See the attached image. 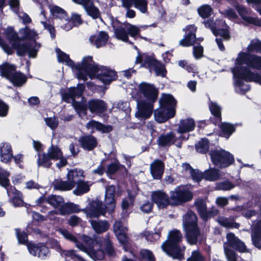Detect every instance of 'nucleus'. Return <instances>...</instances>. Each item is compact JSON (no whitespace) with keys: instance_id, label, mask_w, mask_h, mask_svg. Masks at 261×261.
Wrapping results in <instances>:
<instances>
[{"instance_id":"nucleus-32","label":"nucleus","mask_w":261,"mask_h":261,"mask_svg":"<svg viewBox=\"0 0 261 261\" xmlns=\"http://www.w3.org/2000/svg\"><path fill=\"white\" fill-rule=\"evenodd\" d=\"M83 173V170L78 168L70 169L68 171L67 174V179L72 182L73 188L77 183L82 180L81 177H84Z\"/></svg>"},{"instance_id":"nucleus-41","label":"nucleus","mask_w":261,"mask_h":261,"mask_svg":"<svg viewBox=\"0 0 261 261\" xmlns=\"http://www.w3.org/2000/svg\"><path fill=\"white\" fill-rule=\"evenodd\" d=\"M85 10L87 12L88 15L90 16L93 19L101 18V14L99 9L94 5L93 2L92 1L89 5L85 8Z\"/></svg>"},{"instance_id":"nucleus-12","label":"nucleus","mask_w":261,"mask_h":261,"mask_svg":"<svg viewBox=\"0 0 261 261\" xmlns=\"http://www.w3.org/2000/svg\"><path fill=\"white\" fill-rule=\"evenodd\" d=\"M197 29L195 24H189L184 28L182 31L185 32L186 34L179 41V45L184 47L193 46L196 42Z\"/></svg>"},{"instance_id":"nucleus-29","label":"nucleus","mask_w":261,"mask_h":261,"mask_svg":"<svg viewBox=\"0 0 261 261\" xmlns=\"http://www.w3.org/2000/svg\"><path fill=\"white\" fill-rule=\"evenodd\" d=\"M59 214L62 216L78 213L81 211L80 206L72 202L63 203L59 208Z\"/></svg>"},{"instance_id":"nucleus-5","label":"nucleus","mask_w":261,"mask_h":261,"mask_svg":"<svg viewBox=\"0 0 261 261\" xmlns=\"http://www.w3.org/2000/svg\"><path fill=\"white\" fill-rule=\"evenodd\" d=\"M193 198L192 192L184 186H177L174 191L170 192L171 205L173 206L182 205L191 201Z\"/></svg>"},{"instance_id":"nucleus-18","label":"nucleus","mask_w":261,"mask_h":261,"mask_svg":"<svg viewBox=\"0 0 261 261\" xmlns=\"http://www.w3.org/2000/svg\"><path fill=\"white\" fill-rule=\"evenodd\" d=\"M89 110L92 114H100L107 110V105L103 100L92 99L88 101Z\"/></svg>"},{"instance_id":"nucleus-46","label":"nucleus","mask_w":261,"mask_h":261,"mask_svg":"<svg viewBox=\"0 0 261 261\" xmlns=\"http://www.w3.org/2000/svg\"><path fill=\"white\" fill-rule=\"evenodd\" d=\"M50 158L54 161L59 160L60 156L63 155L61 149L57 146L51 145L46 153Z\"/></svg>"},{"instance_id":"nucleus-43","label":"nucleus","mask_w":261,"mask_h":261,"mask_svg":"<svg viewBox=\"0 0 261 261\" xmlns=\"http://www.w3.org/2000/svg\"><path fill=\"white\" fill-rule=\"evenodd\" d=\"M158 61L153 56H149L146 53H144V61L142 64H141V66L151 70L153 69Z\"/></svg>"},{"instance_id":"nucleus-3","label":"nucleus","mask_w":261,"mask_h":261,"mask_svg":"<svg viewBox=\"0 0 261 261\" xmlns=\"http://www.w3.org/2000/svg\"><path fill=\"white\" fill-rule=\"evenodd\" d=\"M182 226L187 241L190 245H196L198 242L202 243L203 239L198 226V218L192 210L188 211L184 215Z\"/></svg>"},{"instance_id":"nucleus-20","label":"nucleus","mask_w":261,"mask_h":261,"mask_svg":"<svg viewBox=\"0 0 261 261\" xmlns=\"http://www.w3.org/2000/svg\"><path fill=\"white\" fill-rule=\"evenodd\" d=\"M81 146L84 150L92 151L97 146L96 138L92 135H88L81 136L79 139Z\"/></svg>"},{"instance_id":"nucleus-33","label":"nucleus","mask_w":261,"mask_h":261,"mask_svg":"<svg viewBox=\"0 0 261 261\" xmlns=\"http://www.w3.org/2000/svg\"><path fill=\"white\" fill-rule=\"evenodd\" d=\"M28 78L27 76L19 71H15L9 80L14 87H20L25 84Z\"/></svg>"},{"instance_id":"nucleus-17","label":"nucleus","mask_w":261,"mask_h":261,"mask_svg":"<svg viewBox=\"0 0 261 261\" xmlns=\"http://www.w3.org/2000/svg\"><path fill=\"white\" fill-rule=\"evenodd\" d=\"M177 101L173 96L170 94L163 93L159 100V106L165 108L166 110L169 109L176 114Z\"/></svg>"},{"instance_id":"nucleus-60","label":"nucleus","mask_w":261,"mask_h":261,"mask_svg":"<svg viewBox=\"0 0 261 261\" xmlns=\"http://www.w3.org/2000/svg\"><path fill=\"white\" fill-rule=\"evenodd\" d=\"M140 257L145 261H155L153 253L149 250H142L140 252Z\"/></svg>"},{"instance_id":"nucleus-45","label":"nucleus","mask_w":261,"mask_h":261,"mask_svg":"<svg viewBox=\"0 0 261 261\" xmlns=\"http://www.w3.org/2000/svg\"><path fill=\"white\" fill-rule=\"evenodd\" d=\"M194 205L200 218L204 217L205 211L207 210L205 201L202 198H198L195 201Z\"/></svg>"},{"instance_id":"nucleus-62","label":"nucleus","mask_w":261,"mask_h":261,"mask_svg":"<svg viewBox=\"0 0 261 261\" xmlns=\"http://www.w3.org/2000/svg\"><path fill=\"white\" fill-rule=\"evenodd\" d=\"M148 2L146 0H135L134 6L138 9L142 13L147 11Z\"/></svg>"},{"instance_id":"nucleus-35","label":"nucleus","mask_w":261,"mask_h":261,"mask_svg":"<svg viewBox=\"0 0 261 261\" xmlns=\"http://www.w3.org/2000/svg\"><path fill=\"white\" fill-rule=\"evenodd\" d=\"M51 160L46 153H38L37 163L38 167L50 168L52 165Z\"/></svg>"},{"instance_id":"nucleus-8","label":"nucleus","mask_w":261,"mask_h":261,"mask_svg":"<svg viewBox=\"0 0 261 261\" xmlns=\"http://www.w3.org/2000/svg\"><path fill=\"white\" fill-rule=\"evenodd\" d=\"M99 66L95 64L92 56H88L83 58L81 63L75 64L73 68L77 70H84L92 79L97 72Z\"/></svg>"},{"instance_id":"nucleus-14","label":"nucleus","mask_w":261,"mask_h":261,"mask_svg":"<svg viewBox=\"0 0 261 261\" xmlns=\"http://www.w3.org/2000/svg\"><path fill=\"white\" fill-rule=\"evenodd\" d=\"M151 200L159 208H166L171 205V201L168 195L162 190H157L152 192Z\"/></svg>"},{"instance_id":"nucleus-10","label":"nucleus","mask_w":261,"mask_h":261,"mask_svg":"<svg viewBox=\"0 0 261 261\" xmlns=\"http://www.w3.org/2000/svg\"><path fill=\"white\" fill-rule=\"evenodd\" d=\"M154 103L143 99L137 100L138 111L135 113V116L141 120L149 118L153 113Z\"/></svg>"},{"instance_id":"nucleus-24","label":"nucleus","mask_w":261,"mask_h":261,"mask_svg":"<svg viewBox=\"0 0 261 261\" xmlns=\"http://www.w3.org/2000/svg\"><path fill=\"white\" fill-rule=\"evenodd\" d=\"M164 163L159 159H156L150 165V173L154 179H160L162 178L164 172Z\"/></svg>"},{"instance_id":"nucleus-6","label":"nucleus","mask_w":261,"mask_h":261,"mask_svg":"<svg viewBox=\"0 0 261 261\" xmlns=\"http://www.w3.org/2000/svg\"><path fill=\"white\" fill-rule=\"evenodd\" d=\"M22 40V38H20L14 43H12V46H10L0 36V46L8 55H12L14 53L13 50L15 49L16 50L17 55L18 56L23 57L26 55L28 47H30L31 41L21 42Z\"/></svg>"},{"instance_id":"nucleus-37","label":"nucleus","mask_w":261,"mask_h":261,"mask_svg":"<svg viewBox=\"0 0 261 261\" xmlns=\"http://www.w3.org/2000/svg\"><path fill=\"white\" fill-rule=\"evenodd\" d=\"M203 179L207 181H214L218 180L220 177L219 169L215 168H210L203 172Z\"/></svg>"},{"instance_id":"nucleus-19","label":"nucleus","mask_w":261,"mask_h":261,"mask_svg":"<svg viewBox=\"0 0 261 261\" xmlns=\"http://www.w3.org/2000/svg\"><path fill=\"white\" fill-rule=\"evenodd\" d=\"M175 115V114L173 113L170 109L166 110L165 108H162L160 106L154 112V119L159 123L166 122L168 120L173 118Z\"/></svg>"},{"instance_id":"nucleus-28","label":"nucleus","mask_w":261,"mask_h":261,"mask_svg":"<svg viewBox=\"0 0 261 261\" xmlns=\"http://www.w3.org/2000/svg\"><path fill=\"white\" fill-rule=\"evenodd\" d=\"M195 127V122L192 118L181 119L177 128V132L180 134L193 131Z\"/></svg>"},{"instance_id":"nucleus-30","label":"nucleus","mask_w":261,"mask_h":261,"mask_svg":"<svg viewBox=\"0 0 261 261\" xmlns=\"http://www.w3.org/2000/svg\"><path fill=\"white\" fill-rule=\"evenodd\" d=\"M175 135L171 132L166 134H161L158 138L156 142L160 147L170 146L175 142Z\"/></svg>"},{"instance_id":"nucleus-23","label":"nucleus","mask_w":261,"mask_h":261,"mask_svg":"<svg viewBox=\"0 0 261 261\" xmlns=\"http://www.w3.org/2000/svg\"><path fill=\"white\" fill-rule=\"evenodd\" d=\"M209 109L212 115L210 118V123L216 126L222 121L221 108L217 103L211 102Z\"/></svg>"},{"instance_id":"nucleus-55","label":"nucleus","mask_w":261,"mask_h":261,"mask_svg":"<svg viewBox=\"0 0 261 261\" xmlns=\"http://www.w3.org/2000/svg\"><path fill=\"white\" fill-rule=\"evenodd\" d=\"M224 251L227 261H237L238 255L234 250L224 244Z\"/></svg>"},{"instance_id":"nucleus-61","label":"nucleus","mask_w":261,"mask_h":261,"mask_svg":"<svg viewBox=\"0 0 261 261\" xmlns=\"http://www.w3.org/2000/svg\"><path fill=\"white\" fill-rule=\"evenodd\" d=\"M187 261H205V257L199 250H193Z\"/></svg>"},{"instance_id":"nucleus-58","label":"nucleus","mask_w":261,"mask_h":261,"mask_svg":"<svg viewBox=\"0 0 261 261\" xmlns=\"http://www.w3.org/2000/svg\"><path fill=\"white\" fill-rule=\"evenodd\" d=\"M128 200L126 198H123L121 202V208L123 210H127L130 206H133L135 201V196L130 193L128 194Z\"/></svg>"},{"instance_id":"nucleus-2","label":"nucleus","mask_w":261,"mask_h":261,"mask_svg":"<svg viewBox=\"0 0 261 261\" xmlns=\"http://www.w3.org/2000/svg\"><path fill=\"white\" fill-rule=\"evenodd\" d=\"M182 241V236L180 230H170L168 233L167 239L161 246L162 249L173 259L182 260L185 259L186 247L180 246V244Z\"/></svg>"},{"instance_id":"nucleus-40","label":"nucleus","mask_w":261,"mask_h":261,"mask_svg":"<svg viewBox=\"0 0 261 261\" xmlns=\"http://www.w3.org/2000/svg\"><path fill=\"white\" fill-rule=\"evenodd\" d=\"M54 189L57 190L65 191L71 190L73 188L72 182L68 180L64 181L62 179L55 180L54 182Z\"/></svg>"},{"instance_id":"nucleus-36","label":"nucleus","mask_w":261,"mask_h":261,"mask_svg":"<svg viewBox=\"0 0 261 261\" xmlns=\"http://www.w3.org/2000/svg\"><path fill=\"white\" fill-rule=\"evenodd\" d=\"M3 34L5 38L11 44V46H12V43H14L20 38L18 36L17 33L15 31L14 28L10 26L5 30Z\"/></svg>"},{"instance_id":"nucleus-38","label":"nucleus","mask_w":261,"mask_h":261,"mask_svg":"<svg viewBox=\"0 0 261 261\" xmlns=\"http://www.w3.org/2000/svg\"><path fill=\"white\" fill-rule=\"evenodd\" d=\"M57 53L58 61L59 63H65L67 66L73 68L75 63L69 57V55L62 51L60 48H58L56 50Z\"/></svg>"},{"instance_id":"nucleus-48","label":"nucleus","mask_w":261,"mask_h":261,"mask_svg":"<svg viewBox=\"0 0 261 261\" xmlns=\"http://www.w3.org/2000/svg\"><path fill=\"white\" fill-rule=\"evenodd\" d=\"M76 185L77 186L73 190V193L77 196L83 195L90 191V187L87 182L81 180Z\"/></svg>"},{"instance_id":"nucleus-15","label":"nucleus","mask_w":261,"mask_h":261,"mask_svg":"<svg viewBox=\"0 0 261 261\" xmlns=\"http://www.w3.org/2000/svg\"><path fill=\"white\" fill-rule=\"evenodd\" d=\"M227 245L239 252H248V250L244 242L236 236L232 232H229L226 234Z\"/></svg>"},{"instance_id":"nucleus-57","label":"nucleus","mask_w":261,"mask_h":261,"mask_svg":"<svg viewBox=\"0 0 261 261\" xmlns=\"http://www.w3.org/2000/svg\"><path fill=\"white\" fill-rule=\"evenodd\" d=\"M61 254L66 258L70 257L71 259L76 258L79 261H86L82 256L77 254L74 250H62Z\"/></svg>"},{"instance_id":"nucleus-4","label":"nucleus","mask_w":261,"mask_h":261,"mask_svg":"<svg viewBox=\"0 0 261 261\" xmlns=\"http://www.w3.org/2000/svg\"><path fill=\"white\" fill-rule=\"evenodd\" d=\"M209 155L212 163L221 169L229 167L235 161L233 155L229 151L223 149L211 150Z\"/></svg>"},{"instance_id":"nucleus-16","label":"nucleus","mask_w":261,"mask_h":261,"mask_svg":"<svg viewBox=\"0 0 261 261\" xmlns=\"http://www.w3.org/2000/svg\"><path fill=\"white\" fill-rule=\"evenodd\" d=\"M108 210L106 208V204L103 205L101 201L92 200L90 203L89 214L93 218H98L101 215H104Z\"/></svg>"},{"instance_id":"nucleus-59","label":"nucleus","mask_w":261,"mask_h":261,"mask_svg":"<svg viewBox=\"0 0 261 261\" xmlns=\"http://www.w3.org/2000/svg\"><path fill=\"white\" fill-rule=\"evenodd\" d=\"M153 70L155 71L156 75H161L162 77L166 76L167 72L165 65L159 61L154 66Z\"/></svg>"},{"instance_id":"nucleus-47","label":"nucleus","mask_w":261,"mask_h":261,"mask_svg":"<svg viewBox=\"0 0 261 261\" xmlns=\"http://www.w3.org/2000/svg\"><path fill=\"white\" fill-rule=\"evenodd\" d=\"M92 225L95 231L98 233L107 231L109 228L107 221H92Z\"/></svg>"},{"instance_id":"nucleus-49","label":"nucleus","mask_w":261,"mask_h":261,"mask_svg":"<svg viewBox=\"0 0 261 261\" xmlns=\"http://www.w3.org/2000/svg\"><path fill=\"white\" fill-rule=\"evenodd\" d=\"M246 53L250 54L261 53V41L252 40L247 46Z\"/></svg>"},{"instance_id":"nucleus-56","label":"nucleus","mask_w":261,"mask_h":261,"mask_svg":"<svg viewBox=\"0 0 261 261\" xmlns=\"http://www.w3.org/2000/svg\"><path fill=\"white\" fill-rule=\"evenodd\" d=\"M104 251L105 254H107L109 256H114L116 255V252L113 247L112 242L107 240L105 242L104 248L102 249Z\"/></svg>"},{"instance_id":"nucleus-51","label":"nucleus","mask_w":261,"mask_h":261,"mask_svg":"<svg viewBox=\"0 0 261 261\" xmlns=\"http://www.w3.org/2000/svg\"><path fill=\"white\" fill-rule=\"evenodd\" d=\"M41 45L38 43L36 40L34 41H31L30 47H28L27 54L29 58H35L37 56L38 49L40 47Z\"/></svg>"},{"instance_id":"nucleus-13","label":"nucleus","mask_w":261,"mask_h":261,"mask_svg":"<svg viewBox=\"0 0 261 261\" xmlns=\"http://www.w3.org/2000/svg\"><path fill=\"white\" fill-rule=\"evenodd\" d=\"M115 193L116 187L114 185H109L106 187L104 203L106 204L108 213L110 214L114 212L116 207Z\"/></svg>"},{"instance_id":"nucleus-52","label":"nucleus","mask_w":261,"mask_h":261,"mask_svg":"<svg viewBox=\"0 0 261 261\" xmlns=\"http://www.w3.org/2000/svg\"><path fill=\"white\" fill-rule=\"evenodd\" d=\"M197 12L201 17L205 19L209 17L211 15L213 12V9L210 6L204 5L198 8Z\"/></svg>"},{"instance_id":"nucleus-34","label":"nucleus","mask_w":261,"mask_h":261,"mask_svg":"<svg viewBox=\"0 0 261 261\" xmlns=\"http://www.w3.org/2000/svg\"><path fill=\"white\" fill-rule=\"evenodd\" d=\"M15 71L16 66L14 65L6 63L0 66L1 75L9 81Z\"/></svg>"},{"instance_id":"nucleus-26","label":"nucleus","mask_w":261,"mask_h":261,"mask_svg":"<svg viewBox=\"0 0 261 261\" xmlns=\"http://www.w3.org/2000/svg\"><path fill=\"white\" fill-rule=\"evenodd\" d=\"M109 36L108 34L103 31L99 32L98 35H91L89 38V41L91 43H93L97 48L105 46L107 43Z\"/></svg>"},{"instance_id":"nucleus-7","label":"nucleus","mask_w":261,"mask_h":261,"mask_svg":"<svg viewBox=\"0 0 261 261\" xmlns=\"http://www.w3.org/2000/svg\"><path fill=\"white\" fill-rule=\"evenodd\" d=\"M138 92L144 98L143 100L155 103L159 96V89L154 85L142 82L138 86Z\"/></svg>"},{"instance_id":"nucleus-64","label":"nucleus","mask_w":261,"mask_h":261,"mask_svg":"<svg viewBox=\"0 0 261 261\" xmlns=\"http://www.w3.org/2000/svg\"><path fill=\"white\" fill-rule=\"evenodd\" d=\"M45 124L51 129H55L59 125V120L57 117H47L44 119Z\"/></svg>"},{"instance_id":"nucleus-25","label":"nucleus","mask_w":261,"mask_h":261,"mask_svg":"<svg viewBox=\"0 0 261 261\" xmlns=\"http://www.w3.org/2000/svg\"><path fill=\"white\" fill-rule=\"evenodd\" d=\"M217 125L219 128L217 133L218 135L226 139H228L236 130V125L229 122H222L221 121Z\"/></svg>"},{"instance_id":"nucleus-27","label":"nucleus","mask_w":261,"mask_h":261,"mask_svg":"<svg viewBox=\"0 0 261 261\" xmlns=\"http://www.w3.org/2000/svg\"><path fill=\"white\" fill-rule=\"evenodd\" d=\"M1 161L8 163L11 161L13 158V151L9 143H2L0 145Z\"/></svg>"},{"instance_id":"nucleus-9","label":"nucleus","mask_w":261,"mask_h":261,"mask_svg":"<svg viewBox=\"0 0 261 261\" xmlns=\"http://www.w3.org/2000/svg\"><path fill=\"white\" fill-rule=\"evenodd\" d=\"M94 77L99 80L104 85H109L113 81H116L118 78L117 72L110 67L103 66H99L98 70Z\"/></svg>"},{"instance_id":"nucleus-21","label":"nucleus","mask_w":261,"mask_h":261,"mask_svg":"<svg viewBox=\"0 0 261 261\" xmlns=\"http://www.w3.org/2000/svg\"><path fill=\"white\" fill-rule=\"evenodd\" d=\"M112 27L116 38L125 42H129L127 30L126 31L122 25V23L118 20H116L112 23Z\"/></svg>"},{"instance_id":"nucleus-42","label":"nucleus","mask_w":261,"mask_h":261,"mask_svg":"<svg viewBox=\"0 0 261 261\" xmlns=\"http://www.w3.org/2000/svg\"><path fill=\"white\" fill-rule=\"evenodd\" d=\"M50 11L51 14L56 17L59 18L60 19H68L67 12L59 6H53L50 8Z\"/></svg>"},{"instance_id":"nucleus-39","label":"nucleus","mask_w":261,"mask_h":261,"mask_svg":"<svg viewBox=\"0 0 261 261\" xmlns=\"http://www.w3.org/2000/svg\"><path fill=\"white\" fill-rule=\"evenodd\" d=\"M73 106L75 111L80 116H83L87 115V110H89V102L84 101H77L74 100Z\"/></svg>"},{"instance_id":"nucleus-31","label":"nucleus","mask_w":261,"mask_h":261,"mask_svg":"<svg viewBox=\"0 0 261 261\" xmlns=\"http://www.w3.org/2000/svg\"><path fill=\"white\" fill-rule=\"evenodd\" d=\"M86 127L88 128H95L97 131L102 133H109L113 129V126L111 125H105L99 121L91 120L89 121L86 125Z\"/></svg>"},{"instance_id":"nucleus-50","label":"nucleus","mask_w":261,"mask_h":261,"mask_svg":"<svg viewBox=\"0 0 261 261\" xmlns=\"http://www.w3.org/2000/svg\"><path fill=\"white\" fill-rule=\"evenodd\" d=\"M46 202L55 208H59L64 202V199L60 196L51 195L47 197Z\"/></svg>"},{"instance_id":"nucleus-22","label":"nucleus","mask_w":261,"mask_h":261,"mask_svg":"<svg viewBox=\"0 0 261 261\" xmlns=\"http://www.w3.org/2000/svg\"><path fill=\"white\" fill-rule=\"evenodd\" d=\"M251 237L254 246L261 249V219L258 220L252 228Z\"/></svg>"},{"instance_id":"nucleus-53","label":"nucleus","mask_w":261,"mask_h":261,"mask_svg":"<svg viewBox=\"0 0 261 261\" xmlns=\"http://www.w3.org/2000/svg\"><path fill=\"white\" fill-rule=\"evenodd\" d=\"M213 33L215 36H220L225 40H229L231 38L230 32L227 28H215L213 29Z\"/></svg>"},{"instance_id":"nucleus-11","label":"nucleus","mask_w":261,"mask_h":261,"mask_svg":"<svg viewBox=\"0 0 261 261\" xmlns=\"http://www.w3.org/2000/svg\"><path fill=\"white\" fill-rule=\"evenodd\" d=\"M231 5L234 7L235 9L237 11L239 15L244 21L249 24H253L258 27H261V18L257 17H254L247 16L246 14H249V11L245 6L240 5L238 1L234 2L233 4Z\"/></svg>"},{"instance_id":"nucleus-54","label":"nucleus","mask_w":261,"mask_h":261,"mask_svg":"<svg viewBox=\"0 0 261 261\" xmlns=\"http://www.w3.org/2000/svg\"><path fill=\"white\" fill-rule=\"evenodd\" d=\"M10 175L9 172L3 169L0 172V186L6 188L10 185L9 177Z\"/></svg>"},{"instance_id":"nucleus-63","label":"nucleus","mask_w":261,"mask_h":261,"mask_svg":"<svg viewBox=\"0 0 261 261\" xmlns=\"http://www.w3.org/2000/svg\"><path fill=\"white\" fill-rule=\"evenodd\" d=\"M23 34V36L22 37L23 39H29L34 41L35 37L36 35V32L31 30L28 27H26L23 29L22 32H21Z\"/></svg>"},{"instance_id":"nucleus-44","label":"nucleus","mask_w":261,"mask_h":261,"mask_svg":"<svg viewBox=\"0 0 261 261\" xmlns=\"http://www.w3.org/2000/svg\"><path fill=\"white\" fill-rule=\"evenodd\" d=\"M209 141L207 138H202L195 144L196 150L202 154L206 153L209 149Z\"/></svg>"},{"instance_id":"nucleus-1","label":"nucleus","mask_w":261,"mask_h":261,"mask_svg":"<svg viewBox=\"0 0 261 261\" xmlns=\"http://www.w3.org/2000/svg\"><path fill=\"white\" fill-rule=\"evenodd\" d=\"M236 64L237 66L231 69V72L239 86L243 84L242 79L246 82H254L261 86V74L252 71H261V56L240 51L236 60Z\"/></svg>"}]
</instances>
